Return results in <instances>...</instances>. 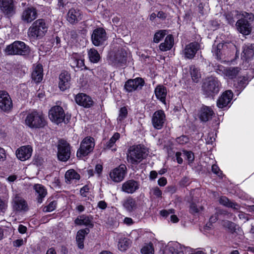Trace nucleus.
<instances>
[{"mask_svg": "<svg viewBox=\"0 0 254 254\" xmlns=\"http://www.w3.org/2000/svg\"><path fill=\"white\" fill-rule=\"evenodd\" d=\"M190 73L192 79L195 82H198L201 77L200 72L195 66L192 65L190 67Z\"/></svg>", "mask_w": 254, "mask_h": 254, "instance_id": "nucleus-43", "label": "nucleus"}, {"mask_svg": "<svg viewBox=\"0 0 254 254\" xmlns=\"http://www.w3.org/2000/svg\"><path fill=\"white\" fill-rule=\"evenodd\" d=\"M103 170V167L100 164L96 165L95 167V172L98 174V176H100L101 174L102 173Z\"/></svg>", "mask_w": 254, "mask_h": 254, "instance_id": "nucleus-63", "label": "nucleus"}, {"mask_svg": "<svg viewBox=\"0 0 254 254\" xmlns=\"http://www.w3.org/2000/svg\"><path fill=\"white\" fill-rule=\"evenodd\" d=\"M94 146V139L93 137H85L80 144V147L77 152V156L82 158L87 155L92 151Z\"/></svg>", "mask_w": 254, "mask_h": 254, "instance_id": "nucleus-8", "label": "nucleus"}, {"mask_svg": "<svg viewBox=\"0 0 254 254\" xmlns=\"http://www.w3.org/2000/svg\"><path fill=\"white\" fill-rule=\"evenodd\" d=\"M38 16L36 9L33 6L25 8L21 14V19L25 23H31Z\"/></svg>", "mask_w": 254, "mask_h": 254, "instance_id": "nucleus-17", "label": "nucleus"}, {"mask_svg": "<svg viewBox=\"0 0 254 254\" xmlns=\"http://www.w3.org/2000/svg\"><path fill=\"white\" fill-rule=\"evenodd\" d=\"M127 174V168L124 164L111 170L109 173V177L115 183H120L124 180Z\"/></svg>", "mask_w": 254, "mask_h": 254, "instance_id": "nucleus-9", "label": "nucleus"}, {"mask_svg": "<svg viewBox=\"0 0 254 254\" xmlns=\"http://www.w3.org/2000/svg\"><path fill=\"white\" fill-rule=\"evenodd\" d=\"M127 51L125 49H121V51H118L115 56L116 62L121 64H125L127 61Z\"/></svg>", "mask_w": 254, "mask_h": 254, "instance_id": "nucleus-39", "label": "nucleus"}, {"mask_svg": "<svg viewBox=\"0 0 254 254\" xmlns=\"http://www.w3.org/2000/svg\"><path fill=\"white\" fill-rule=\"evenodd\" d=\"M66 182L71 183L73 180H78L80 179V175L73 169H70L65 174Z\"/></svg>", "mask_w": 254, "mask_h": 254, "instance_id": "nucleus-36", "label": "nucleus"}, {"mask_svg": "<svg viewBox=\"0 0 254 254\" xmlns=\"http://www.w3.org/2000/svg\"><path fill=\"white\" fill-rule=\"evenodd\" d=\"M158 184L160 186H165L167 184V179L164 177H162L158 180Z\"/></svg>", "mask_w": 254, "mask_h": 254, "instance_id": "nucleus-62", "label": "nucleus"}, {"mask_svg": "<svg viewBox=\"0 0 254 254\" xmlns=\"http://www.w3.org/2000/svg\"><path fill=\"white\" fill-rule=\"evenodd\" d=\"M167 89L165 86L158 85L155 89L156 97L163 104H166V97L167 96Z\"/></svg>", "mask_w": 254, "mask_h": 254, "instance_id": "nucleus-28", "label": "nucleus"}, {"mask_svg": "<svg viewBox=\"0 0 254 254\" xmlns=\"http://www.w3.org/2000/svg\"><path fill=\"white\" fill-rule=\"evenodd\" d=\"M139 183L133 180H130L124 183L122 185V191L127 193H133L139 189Z\"/></svg>", "mask_w": 254, "mask_h": 254, "instance_id": "nucleus-23", "label": "nucleus"}, {"mask_svg": "<svg viewBox=\"0 0 254 254\" xmlns=\"http://www.w3.org/2000/svg\"><path fill=\"white\" fill-rule=\"evenodd\" d=\"M238 216L240 219L243 220L244 222H246L249 220L248 215L242 211L239 212Z\"/></svg>", "mask_w": 254, "mask_h": 254, "instance_id": "nucleus-59", "label": "nucleus"}, {"mask_svg": "<svg viewBox=\"0 0 254 254\" xmlns=\"http://www.w3.org/2000/svg\"><path fill=\"white\" fill-rule=\"evenodd\" d=\"M221 83L218 79L211 76L206 79L204 82L203 89L204 92L208 96H213L217 94L220 90Z\"/></svg>", "mask_w": 254, "mask_h": 254, "instance_id": "nucleus-6", "label": "nucleus"}, {"mask_svg": "<svg viewBox=\"0 0 254 254\" xmlns=\"http://www.w3.org/2000/svg\"><path fill=\"white\" fill-rule=\"evenodd\" d=\"M212 171L214 174L217 175L219 177H222L221 171L216 165H213L212 166Z\"/></svg>", "mask_w": 254, "mask_h": 254, "instance_id": "nucleus-55", "label": "nucleus"}, {"mask_svg": "<svg viewBox=\"0 0 254 254\" xmlns=\"http://www.w3.org/2000/svg\"><path fill=\"white\" fill-rule=\"evenodd\" d=\"M81 18V12L77 8H72L68 12L67 19L71 23L78 22Z\"/></svg>", "mask_w": 254, "mask_h": 254, "instance_id": "nucleus-24", "label": "nucleus"}, {"mask_svg": "<svg viewBox=\"0 0 254 254\" xmlns=\"http://www.w3.org/2000/svg\"><path fill=\"white\" fill-rule=\"evenodd\" d=\"M166 31L165 30H159L157 32L154 36V42L158 43L166 35Z\"/></svg>", "mask_w": 254, "mask_h": 254, "instance_id": "nucleus-47", "label": "nucleus"}, {"mask_svg": "<svg viewBox=\"0 0 254 254\" xmlns=\"http://www.w3.org/2000/svg\"><path fill=\"white\" fill-rule=\"evenodd\" d=\"M75 100L77 104L85 108H89L93 104L92 98L84 93H79L75 97Z\"/></svg>", "mask_w": 254, "mask_h": 254, "instance_id": "nucleus-22", "label": "nucleus"}, {"mask_svg": "<svg viewBox=\"0 0 254 254\" xmlns=\"http://www.w3.org/2000/svg\"><path fill=\"white\" fill-rule=\"evenodd\" d=\"M88 56L90 61L93 63H98L100 59V56L98 51L94 49H91L88 51Z\"/></svg>", "mask_w": 254, "mask_h": 254, "instance_id": "nucleus-42", "label": "nucleus"}, {"mask_svg": "<svg viewBox=\"0 0 254 254\" xmlns=\"http://www.w3.org/2000/svg\"><path fill=\"white\" fill-rule=\"evenodd\" d=\"M127 111L126 107H123L121 108L118 118H117L118 123L121 125L124 123L125 119L127 118Z\"/></svg>", "mask_w": 254, "mask_h": 254, "instance_id": "nucleus-44", "label": "nucleus"}, {"mask_svg": "<svg viewBox=\"0 0 254 254\" xmlns=\"http://www.w3.org/2000/svg\"><path fill=\"white\" fill-rule=\"evenodd\" d=\"M182 155H183V152H177L175 154V156L176 157L177 161L180 164H182L183 162V159L181 157Z\"/></svg>", "mask_w": 254, "mask_h": 254, "instance_id": "nucleus-57", "label": "nucleus"}, {"mask_svg": "<svg viewBox=\"0 0 254 254\" xmlns=\"http://www.w3.org/2000/svg\"><path fill=\"white\" fill-rule=\"evenodd\" d=\"M213 114V111L210 107L203 106L200 109L199 118L201 121L206 122L212 118Z\"/></svg>", "mask_w": 254, "mask_h": 254, "instance_id": "nucleus-27", "label": "nucleus"}, {"mask_svg": "<svg viewBox=\"0 0 254 254\" xmlns=\"http://www.w3.org/2000/svg\"><path fill=\"white\" fill-rule=\"evenodd\" d=\"M25 122L26 125L31 128H41L46 125L42 114L36 111L29 113L26 117Z\"/></svg>", "mask_w": 254, "mask_h": 254, "instance_id": "nucleus-4", "label": "nucleus"}, {"mask_svg": "<svg viewBox=\"0 0 254 254\" xmlns=\"http://www.w3.org/2000/svg\"><path fill=\"white\" fill-rule=\"evenodd\" d=\"M253 46H246L243 48V52L242 54V57L244 58L246 61L249 60L252 58L254 54V51L253 48Z\"/></svg>", "mask_w": 254, "mask_h": 254, "instance_id": "nucleus-40", "label": "nucleus"}, {"mask_svg": "<svg viewBox=\"0 0 254 254\" xmlns=\"http://www.w3.org/2000/svg\"><path fill=\"white\" fill-rule=\"evenodd\" d=\"M24 242V241L22 239H17L13 242V244L14 247H19L23 245Z\"/></svg>", "mask_w": 254, "mask_h": 254, "instance_id": "nucleus-61", "label": "nucleus"}, {"mask_svg": "<svg viewBox=\"0 0 254 254\" xmlns=\"http://www.w3.org/2000/svg\"><path fill=\"white\" fill-rule=\"evenodd\" d=\"M75 67H77L79 68H82L84 66V60L82 58L81 56H80V58L78 60V61L76 63Z\"/></svg>", "mask_w": 254, "mask_h": 254, "instance_id": "nucleus-60", "label": "nucleus"}, {"mask_svg": "<svg viewBox=\"0 0 254 254\" xmlns=\"http://www.w3.org/2000/svg\"><path fill=\"white\" fill-rule=\"evenodd\" d=\"M48 30V26L42 19L35 21L28 30V35L32 39L36 40L42 38Z\"/></svg>", "mask_w": 254, "mask_h": 254, "instance_id": "nucleus-3", "label": "nucleus"}, {"mask_svg": "<svg viewBox=\"0 0 254 254\" xmlns=\"http://www.w3.org/2000/svg\"><path fill=\"white\" fill-rule=\"evenodd\" d=\"M144 84V81L141 78L137 77L133 79L128 80L125 84L126 91L131 92L142 88Z\"/></svg>", "mask_w": 254, "mask_h": 254, "instance_id": "nucleus-16", "label": "nucleus"}, {"mask_svg": "<svg viewBox=\"0 0 254 254\" xmlns=\"http://www.w3.org/2000/svg\"><path fill=\"white\" fill-rule=\"evenodd\" d=\"M217 220V216L215 214L214 215L212 216L210 219L209 221L207 223L204 227L205 230H208L212 228V223L215 222Z\"/></svg>", "mask_w": 254, "mask_h": 254, "instance_id": "nucleus-50", "label": "nucleus"}, {"mask_svg": "<svg viewBox=\"0 0 254 254\" xmlns=\"http://www.w3.org/2000/svg\"><path fill=\"white\" fill-rule=\"evenodd\" d=\"M56 206L57 202L56 201H52L44 208L43 210L45 212H51L56 209Z\"/></svg>", "mask_w": 254, "mask_h": 254, "instance_id": "nucleus-49", "label": "nucleus"}, {"mask_svg": "<svg viewBox=\"0 0 254 254\" xmlns=\"http://www.w3.org/2000/svg\"><path fill=\"white\" fill-rule=\"evenodd\" d=\"M58 157L62 161H66L70 156V147L69 143L65 140H61L58 146Z\"/></svg>", "mask_w": 254, "mask_h": 254, "instance_id": "nucleus-10", "label": "nucleus"}, {"mask_svg": "<svg viewBox=\"0 0 254 254\" xmlns=\"http://www.w3.org/2000/svg\"><path fill=\"white\" fill-rule=\"evenodd\" d=\"M91 38L93 44L96 46L103 44L107 39L105 30L101 28L95 29Z\"/></svg>", "mask_w": 254, "mask_h": 254, "instance_id": "nucleus-15", "label": "nucleus"}, {"mask_svg": "<svg viewBox=\"0 0 254 254\" xmlns=\"http://www.w3.org/2000/svg\"><path fill=\"white\" fill-rule=\"evenodd\" d=\"M131 243V241L126 238H121L118 243V248L121 251L124 252L128 248Z\"/></svg>", "mask_w": 254, "mask_h": 254, "instance_id": "nucleus-41", "label": "nucleus"}, {"mask_svg": "<svg viewBox=\"0 0 254 254\" xmlns=\"http://www.w3.org/2000/svg\"><path fill=\"white\" fill-rule=\"evenodd\" d=\"M123 206L127 211L131 212L136 209L137 203L134 199L128 197L123 201Z\"/></svg>", "mask_w": 254, "mask_h": 254, "instance_id": "nucleus-34", "label": "nucleus"}, {"mask_svg": "<svg viewBox=\"0 0 254 254\" xmlns=\"http://www.w3.org/2000/svg\"><path fill=\"white\" fill-rule=\"evenodd\" d=\"M215 71L222 75L227 80L237 78L240 81L239 86L240 89H242L245 86V81L247 78L245 76H241V69L238 67H224L222 65H218L214 68Z\"/></svg>", "mask_w": 254, "mask_h": 254, "instance_id": "nucleus-1", "label": "nucleus"}, {"mask_svg": "<svg viewBox=\"0 0 254 254\" xmlns=\"http://www.w3.org/2000/svg\"><path fill=\"white\" fill-rule=\"evenodd\" d=\"M70 79V75L67 71H63L60 74L59 87L62 91H65L69 88Z\"/></svg>", "mask_w": 254, "mask_h": 254, "instance_id": "nucleus-20", "label": "nucleus"}, {"mask_svg": "<svg viewBox=\"0 0 254 254\" xmlns=\"http://www.w3.org/2000/svg\"><path fill=\"white\" fill-rule=\"evenodd\" d=\"M34 189L37 194V200L40 203L43 202V199L47 194V190L42 185L36 184L34 186Z\"/></svg>", "mask_w": 254, "mask_h": 254, "instance_id": "nucleus-32", "label": "nucleus"}, {"mask_svg": "<svg viewBox=\"0 0 254 254\" xmlns=\"http://www.w3.org/2000/svg\"><path fill=\"white\" fill-rule=\"evenodd\" d=\"M13 0H0V8L6 14H10L14 11Z\"/></svg>", "mask_w": 254, "mask_h": 254, "instance_id": "nucleus-26", "label": "nucleus"}, {"mask_svg": "<svg viewBox=\"0 0 254 254\" xmlns=\"http://www.w3.org/2000/svg\"><path fill=\"white\" fill-rule=\"evenodd\" d=\"M151 192L157 197H160L162 195V191L157 187L152 189Z\"/></svg>", "mask_w": 254, "mask_h": 254, "instance_id": "nucleus-56", "label": "nucleus"}, {"mask_svg": "<svg viewBox=\"0 0 254 254\" xmlns=\"http://www.w3.org/2000/svg\"><path fill=\"white\" fill-rule=\"evenodd\" d=\"M12 206L13 209L18 212H25L28 209L26 201L19 194H16L13 197Z\"/></svg>", "mask_w": 254, "mask_h": 254, "instance_id": "nucleus-13", "label": "nucleus"}, {"mask_svg": "<svg viewBox=\"0 0 254 254\" xmlns=\"http://www.w3.org/2000/svg\"><path fill=\"white\" fill-rule=\"evenodd\" d=\"M226 47V45L223 43H219L217 46L213 45L212 52L216 58L218 60L222 59L224 50Z\"/></svg>", "mask_w": 254, "mask_h": 254, "instance_id": "nucleus-35", "label": "nucleus"}, {"mask_svg": "<svg viewBox=\"0 0 254 254\" xmlns=\"http://www.w3.org/2000/svg\"><path fill=\"white\" fill-rule=\"evenodd\" d=\"M13 103L9 94L5 91H0V108L5 112H9L12 108Z\"/></svg>", "mask_w": 254, "mask_h": 254, "instance_id": "nucleus-12", "label": "nucleus"}, {"mask_svg": "<svg viewBox=\"0 0 254 254\" xmlns=\"http://www.w3.org/2000/svg\"><path fill=\"white\" fill-rule=\"evenodd\" d=\"M219 202L224 206L232 208L234 211H238L241 208L239 204L230 201L226 196H221L219 199Z\"/></svg>", "mask_w": 254, "mask_h": 254, "instance_id": "nucleus-31", "label": "nucleus"}, {"mask_svg": "<svg viewBox=\"0 0 254 254\" xmlns=\"http://www.w3.org/2000/svg\"><path fill=\"white\" fill-rule=\"evenodd\" d=\"M166 121V115L163 110H158L154 113L152 117V123L154 128L160 129L162 128Z\"/></svg>", "mask_w": 254, "mask_h": 254, "instance_id": "nucleus-14", "label": "nucleus"}, {"mask_svg": "<svg viewBox=\"0 0 254 254\" xmlns=\"http://www.w3.org/2000/svg\"><path fill=\"white\" fill-rule=\"evenodd\" d=\"M31 76L32 79L36 83H39L42 81L43 76L42 65L38 64L34 67Z\"/></svg>", "mask_w": 254, "mask_h": 254, "instance_id": "nucleus-29", "label": "nucleus"}, {"mask_svg": "<svg viewBox=\"0 0 254 254\" xmlns=\"http://www.w3.org/2000/svg\"><path fill=\"white\" fill-rule=\"evenodd\" d=\"M144 155L143 149L140 145L132 146L128 150L127 160L132 164H138L143 159Z\"/></svg>", "mask_w": 254, "mask_h": 254, "instance_id": "nucleus-7", "label": "nucleus"}, {"mask_svg": "<svg viewBox=\"0 0 254 254\" xmlns=\"http://www.w3.org/2000/svg\"><path fill=\"white\" fill-rule=\"evenodd\" d=\"M80 56V55L76 53H74L71 55L70 59V64L73 67H75V64H76V63L78 61Z\"/></svg>", "mask_w": 254, "mask_h": 254, "instance_id": "nucleus-51", "label": "nucleus"}, {"mask_svg": "<svg viewBox=\"0 0 254 254\" xmlns=\"http://www.w3.org/2000/svg\"><path fill=\"white\" fill-rule=\"evenodd\" d=\"M5 51L7 55H26L29 54L30 49L23 42L16 41L7 46Z\"/></svg>", "mask_w": 254, "mask_h": 254, "instance_id": "nucleus-5", "label": "nucleus"}, {"mask_svg": "<svg viewBox=\"0 0 254 254\" xmlns=\"http://www.w3.org/2000/svg\"><path fill=\"white\" fill-rule=\"evenodd\" d=\"M142 254H154V249L152 244H146L141 250Z\"/></svg>", "mask_w": 254, "mask_h": 254, "instance_id": "nucleus-46", "label": "nucleus"}, {"mask_svg": "<svg viewBox=\"0 0 254 254\" xmlns=\"http://www.w3.org/2000/svg\"><path fill=\"white\" fill-rule=\"evenodd\" d=\"M199 49V45L196 42H192L186 46L183 50V54L185 58L192 59L196 52Z\"/></svg>", "mask_w": 254, "mask_h": 254, "instance_id": "nucleus-19", "label": "nucleus"}, {"mask_svg": "<svg viewBox=\"0 0 254 254\" xmlns=\"http://www.w3.org/2000/svg\"><path fill=\"white\" fill-rule=\"evenodd\" d=\"M138 231L137 230H133L130 234V236L132 239L136 240L138 238Z\"/></svg>", "mask_w": 254, "mask_h": 254, "instance_id": "nucleus-64", "label": "nucleus"}, {"mask_svg": "<svg viewBox=\"0 0 254 254\" xmlns=\"http://www.w3.org/2000/svg\"><path fill=\"white\" fill-rule=\"evenodd\" d=\"M7 207V203L6 201H3L0 199V214L4 213L6 210Z\"/></svg>", "mask_w": 254, "mask_h": 254, "instance_id": "nucleus-54", "label": "nucleus"}, {"mask_svg": "<svg viewBox=\"0 0 254 254\" xmlns=\"http://www.w3.org/2000/svg\"><path fill=\"white\" fill-rule=\"evenodd\" d=\"M254 18V15L251 13L243 12L240 13L239 19L236 23L238 31L243 35L250 34L252 31V23Z\"/></svg>", "mask_w": 254, "mask_h": 254, "instance_id": "nucleus-2", "label": "nucleus"}, {"mask_svg": "<svg viewBox=\"0 0 254 254\" xmlns=\"http://www.w3.org/2000/svg\"><path fill=\"white\" fill-rule=\"evenodd\" d=\"M76 225L92 226V223L90 218L84 215L78 217L74 221Z\"/></svg>", "mask_w": 254, "mask_h": 254, "instance_id": "nucleus-37", "label": "nucleus"}, {"mask_svg": "<svg viewBox=\"0 0 254 254\" xmlns=\"http://www.w3.org/2000/svg\"><path fill=\"white\" fill-rule=\"evenodd\" d=\"M233 93L231 90H227L223 92L218 98L217 105L219 108H223L227 107L232 99Z\"/></svg>", "mask_w": 254, "mask_h": 254, "instance_id": "nucleus-18", "label": "nucleus"}, {"mask_svg": "<svg viewBox=\"0 0 254 254\" xmlns=\"http://www.w3.org/2000/svg\"><path fill=\"white\" fill-rule=\"evenodd\" d=\"M189 141V138L185 135H182L181 136H180L176 139V141L177 143H178L180 144H185L187 143H188Z\"/></svg>", "mask_w": 254, "mask_h": 254, "instance_id": "nucleus-53", "label": "nucleus"}, {"mask_svg": "<svg viewBox=\"0 0 254 254\" xmlns=\"http://www.w3.org/2000/svg\"><path fill=\"white\" fill-rule=\"evenodd\" d=\"M89 232V229L80 230L76 235V243L79 248L82 249L84 248V240L86 235Z\"/></svg>", "mask_w": 254, "mask_h": 254, "instance_id": "nucleus-33", "label": "nucleus"}, {"mask_svg": "<svg viewBox=\"0 0 254 254\" xmlns=\"http://www.w3.org/2000/svg\"><path fill=\"white\" fill-rule=\"evenodd\" d=\"M120 134L119 133H115L111 138L110 140L106 143V148L111 149L112 151H116V147L115 143L120 138Z\"/></svg>", "mask_w": 254, "mask_h": 254, "instance_id": "nucleus-38", "label": "nucleus"}, {"mask_svg": "<svg viewBox=\"0 0 254 254\" xmlns=\"http://www.w3.org/2000/svg\"><path fill=\"white\" fill-rule=\"evenodd\" d=\"M174 213V209H169L168 210H163L160 211V214L164 217H167L169 214Z\"/></svg>", "mask_w": 254, "mask_h": 254, "instance_id": "nucleus-58", "label": "nucleus"}, {"mask_svg": "<svg viewBox=\"0 0 254 254\" xmlns=\"http://www.w3.org/2000/svg\"><path fill=\"white\" fill-rule=\"evenodd\" d=\"M223 225L227 228L232 233H234L237 232L236 230H238L239 232H241V230L239 229V227L232 222L228 221L224 222Z\"/></svg>", "mask_w": 254, "mask_h": 254, "instance_id": "nucleus-45", "label": "nucleus"}, {"mask_svg": "<svg viewBox=\"0 0 254 254\" xmlns=\"http://www.w3.org/2000/svg\"><path fill=\"white\" fill-rule=\"evenodd\" d=\"M183 156L188 160L189 163H192L194 159V154L191 151H183Z\"/></svg>", "mask_w": 254, "mask_h": 254, "instance_id": "nucleus-48", "label": "nucleus"}, {"mask_svg": "<svg viewBox=\"0 0 254 254\" xmlns=\"http://www.w3.org/2000/svg\"><path fill=\"white\" fill-rule=\"evenodd\" d=\"M202 207L199 204L194 203H192L190 206V210L192 213L198 212L200 210H202Z\"/></svg>", "mask_w": 254, "mask_h": 254, "instance_id": "nucleus-52", "label": "nucleus"}, {"mask_svg": "<svg viewBox=\"0 0 254 254\" xmlns=\"http://www.w3.org/2000/svg\"><path fill=\"white\" fill-rule=\"evenodd\" d=\"M50 119L57 124L65 121V114L63 109L59 106H56L52 107L49 111Z\"/></svg>", "mask_w": 254, "mask_h": 254, "instance_id": "nucleus-11", "label": "nucleus"}, {"mask_svg": "<svg viewBox=\"0 0 254 254\" xmlns=\"http://www.w3.org/2000/svg\"><path fill=\"white\" fill-rule=\"evenodd\" d=\"M166 248L171 254H184L185 248L177 242H170Z\"/></svg>", "mask_w": 254, "mask_h": 254, "instance_id": "nucleus-25", "label": "nucleus"}, {"mask_svg": "<svg viewBox=\"0 0 254 254\" xmlns=\"http://www.w3.org/2000/svg\"><path fill=\"white\" fill-rule=\"evenodd\" d=\"M32 152V148L30 146H23L17 150L16 155L18 159L24 161L31 157Z\"/></svg>", "mask_w": 254, "mask_h": 254, "instance_id": "nucleus-21", "label": "nucleus"}, {"mask_svg": "<svg viewBox=\"0 0 254 254\" xmlns=\"http://www.w3.org/2000/svg\"><path fill=\"white\" fill-rule=\"evenodd\" d=\"M174 45V38L172 35L166 36L165 41L159 45L161 51L165 52L170 50Z\"/></svg>", "mask_w": 254, "mask_h": 254, "instance_id": "nucleus-30", "label": "nucleus"}]
</instances>
